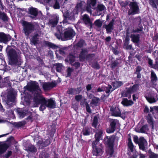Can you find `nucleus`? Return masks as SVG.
<instances>
[{
	"label": "nucleus",
	"instance_id": "f257e3e1",
	"mask_svg": "<svg viewBox=\"0 0 158 158\" xmlns=\"http://www.w3.org/2000/svg\"><path fill=\"white\" fill-rule=\"evenodd\" d=\"M29 89L34 94L33 100L34 106L38 107L40 104L39 110L43 111L46 107L50 108H54L56 107V103L54 100L51 99H46L41 94L42 91L39 86V84L35 81H33L29 87Z\"/></svg>",
	"mask_w": 158,
	"mask_h": 158
},
{
	"label": "nucleus",
	"instance_id": "f03ea898",
	"mask_svg": "<svg viewBox=\"0 0 158 158\" xmlns=\"http://www.w3.org/2000/svg\"><path fill=\"white\" fill-rule=\"evenodd\" d=\"M56 32L54 33L55 36L59 39L62 40H68L72 39L75 35V31L71 28H68L65 29L63 33V28L61 26H58L56 28Z\"/></svg>",
	"mask_w": 158,
	"mask_h": 158
},
{
	"label": "nucleus",
	"instance_id": "7ed1b4c3",
	"mask_svg": "<svg viewBox=\"0 0 158 158\" xmlns=\"http://www.w3.org/2000/svg\"><path fill=\"white\" fill-rule=\"evenodd\" d=\"M103 134V131L102 130H99L96 132L95 136V140L93 143V153L94 155L96 156H100L102 153V144H98V143L100 139H102V136Z\"/></svg>",
	"mask_w": 158,
	"mask_h": 158
},
{
	"label": "nucleus",
	"instance_id": "20e7f679",
	"mask_svg": "<svg viewBox=\"0 0 158 158\" xmlns=\"http://www.w3.org/2000/svg\"><path fill=\"white\" fill-rule=\"evenodd\" d=\"M10 57L9 64L11 65H19L21 64L22 60L19 52L13 49H10L8 52Z\"/></svg>",
	"mask_w": 158,
	"mask_h": 158
},
{
	"label": "nucleus",
	"instance_id": "39448f33",
	"mask_svg": "<svg viewBox=\"0 0 158 158\" xmlns=\"http://www.w3.org/2000/svg\"><path fill=\"white\" fill-rule=\"evenodd\" d=\"M23 33L28 37L30 34L34 30L35 25L31 22L23 21L22 23Z\"/></svg>",
	"mask_w": 158,
	"mask_h": 158
},
{
	"label": "nucleus",
	"instance_id": "423d86ee",
	"mask_svg": "<svg viewBox=\"0 0 158 158\" xmlns=\"http://www.w3.org/2000/svg\"><path fill=\"white\" fill-rule=\"evenodd\" d=\"M138 4L139 3L137 2H130L129 4L130 9L128 11L129 15H134L139 13L140 10Z\"/></svg>",
	"mask_w": 158,
	"mask_h": 158
},
{
	"label": "nucleus",
	"instance_id": "0eeeda50",
	"mask_svg": "<svg viewBox=\"0 0 158 158\" xmlns=\"http://www.w3.org/2000/svg\"><path fill=\"white\" fill-rule=\"evenodd\" d=\"M105 143L109 146V148L106 151V153L108 158L111 157L113 154L114 151L112 148V145L114 142V139L112 137L106 136L104 139Z\"/></svg>",
	"mask_w": 158,
	"mask_h": 158
},
{
	"label": "nucleus",
	"instance_id": "6e6552de",
	"mask_svg": "<svg viewBox=\"0 0 158 158\" xmlns=\"http://www.w3.org/2000/svg\"><path fill=\"white\" fill-rule=\"evenodd\" d=\"M28 15L29 17L31 19H37L40 18L42 13L40 11L38 12L36 8L31 7L28 9Z\"/></svg>",
	"mask_w": 158,
	"mask_h": 158
},
{
	"label": "nucleus",
	"instance_id": "1a4fd4ad",
	"mask_svg": "<svg viewBox=\"0 0 158 158\" xmlns=\"http://www.w3.org/2000/svg\"><path fill=\"white\" fill-rule=\"evenodd\" d=\"M78 11L76 10H74L72 12H68L66 13L65 15V19L63 21L64 23H70L69 20H70L72 21L75 20L74 15L77 14Z\"/></svg>",
	"mask_w": 158,
	"mask_h": 158
},
{
	"label": "nucleus",
	"instance_id": "9d476101",
	"mask_svg": "<svg viewBox=\"0 0 158 158\" xmlns=\"http://www.w3.org/2000/svg\"><path fill=\"white\" fill-rule=\"evenodd\" d=\"M88 51L86 48H83L81 49L79 56V58L80 60L81 61H84L85 59L86 60H89L90 58L94 57V54H90L87 55Z\"/></svg>",
	"mask_w": 158,
	"mask_h": 158
},
{
	"label": "nucleus",
	"instance_id": "9b49d317",
	"mask_svg": "<svg viewBox=\"0 0 158 158\" xmlns=\"http://www.w3.org/2000/svg\"><path fill=\"white\" fill-rule=\"evenodd\" d=\"M7 99L6 103L7 108L12 107L14 103L15 97L12 93L8 94L7 96Z\"/></svg>",
	"mask_w": 158,
	"mask_h": 158
},
{
	"label": "nucleus",
	"instance_id": "f8f14e48",
	"mask_svg": "<svg viewBox=\"0 0 158 158\" xmlns=\"http://www.w3.org/2000/svg\"><path fill=\"white\" fill-rule=\"evenodd\" d=\"M95 9V11L93 15L99 16L102 14L103 12L106 9V8L103 4H99Z\"/></svg>",
	"mask_w": 158,
	"mask_h": 158
},
{
	"label": "nucleus",
	"instance_id": "ddd939ff",
	"mask_svg": "<svg viewBox=\"0 0 158 158\" xmlns=\"http://www.w3.org/2000/svg\"><path fill=\"white\" fill-rule=\"evenodd\" d=\"M56 83L55 82H43L41 85L44 91H48L53 87H55L56 85Z\"/></svg>",
	"mask_w": 158,
	"mask_h": 158
},
{
	"label": "nucleus",
	"instance_id": "4468645a",
	"mask_svg": "<svg viewBox=\"0 0 158 158\" xmlns=\"http://www.w3.org/2000/svg\"><path fill=\"white\" fill-rule=\"evenodd\" d=\"M41 34V32L40 31H37L31 39V44L35 45L38 43L39 38Z\"/></svg>",
	"mask_w": 158,
	"mask_h": 158
},
{
	"label": "nucleus",
	"instance_id": "2eb2a0df",
	"mask_svg": "<svg viewBox=\"0 0 158 158\" xmlns=\"http://www.w3.org/2000/svg\"><path fill=\"white\" fill-rule=\"evenodd\" d=\"M140 149L145 151L147 149L148 144L146 140L143 137L139 138V143L138 144Z\"/></svg>",
	"mask_w": 158,
	"mask_h": 158
},
{
	"label": "nucleus",
	"instance_id": "dca6fc26",
	"mask_svg": "<svg viewBox=\"0 0 158 158\" xmlns=\"http://www.w3.org/2000/svg\"><path fill=\"white\" fill-rule=\"evenodd\" d=\"M115 20L112 19L108 24H105L103 26L106 30L107 33H110L114 29Z\"/></svg>",
	"mask_w": 158,
	"mask_h": 158
},
{
	"label": "nucleus",
	"instance_id": "f3484780",
	"mask_svg": "<svg viewBox=\"0 0 158 158\" xmlns=\"http://www.w3.org/2000/svg\"><path fill=\"white\" fill-rule=\"evenodd\" d=\"M11 39L8 34H6L3 32H0V42L6 44Z\"/></svg>",
	"mask_w": 158,
	"mask_h": 158
},
{
	"label": "nucleus",
	"instance_id": "a211bd4d",
	"mask_svg": "<svg viewBox=\"0 0 158 158\" xmlns=\"http://www.w3.org/2000/svg\"><path fill=\"white\" fill-rule=\"evenodd\" d=\"M118 123V120L116 119H112L110 120V127L106 130L108 133H113L115 130L116 125Z\"/></svg>",
	"mask_w": 158,
	"mask_h": 158
},
{
	"label": "nucleus",
	"instance_id": "6ab92c4d",
	"mask_svg": "<svg viewBox=\"0 0 158 158\" xmlns=\"http://www.w3.org/2000/svg\"><path fill=\"white\" fill-rule=\"evenodd\" d=\"M82 20L84 23L88 26L90 27L91 28L92 27V22L89 16L87 14H85L82 16Z\"/></svg>",
	"mask_w": 158,
	"mask_h": 158
},
{
	"label": "nucleus",
	"instance_id": "aec40b11",
	"mask_svg": "<svg viewBox=\"0 0 158 158\" xmlns=\"http://www.w3.org/2000/svg\"><path fill=\"white\" fill-rule=\"evenodd\" d=\"M85 6V3L83 1H79L77 2L76 6V9L78 13L81 11Z\"/></svg>",
	"mask_w": 158,
	"mask_h": 158
},
{
	"label": "nucleus",
	"instance_id": "412c9836",
	"mask_svg": "<svg viewBox=\"0 0 158 158\" xmlns=\"http://www.w3.org/2000/svg\"><path fill=\"white\" fill-rule=\"evenodd\" d=\"M59 17L56 15L53 16L49 20V24L52 27L56 26L58 21Z\"/></svg>",
	"mask_w": 158,
	"mask_h": 158
},
{
	"label": "nucleus",
	"instance_id": "4be33fe9",
	"mask_svg": "<svg viewBox=\"0 0 158 158\" xmlns=\"http://www.w3.org/2000/svg\"><path fill=\"white\" fill-rule=\"evenodd\" d=\"M145 97L148 101L151 103H155L158 100L157 99H156L154 98V95L152 94H150L148 96L145 95Z\"/></svg>",
	"mask_w": 158,
	"mask_h": 158
},
{
	"label": "nucleus",
	"instance_id": "5701e85b",
	"mask_svg": "<svg viewBox=\"0 0 158 158\" xmlns=\"http://www.w3.org/2000/svg\"><path fill=\"white\" fill-rule=\"evenodd\" d=\"M9 147V145L8 144L0 142V155L6 152Z\"/></svg>",
	"mask_w": 158,
	"mask_h": 158
},
{
	"label": "nucleus",
	"instance_id": "b1692460",
	"mask_svg": "<svg viewBox=\"0 0 158 158\" xmlns=\"http://www.w3.org/2000/svg\"><path fill=\"white\" fill-rule=\"evenodd\" d=\"M151 81L153 84L156 85V82L158 80L157 77L155 73L153 70H151Z\"/></svg>",
	"mask_w": 158,
	"mask_h": 158
},
{
	"label": "nucleus",
	"instance_id": "393cba45",
	"mask_svg": "<svg viewBox=\"0 0 158 158\" xmlns=\"http://www.w3.org/2000/svg\"><path fill=\"white\" fill-rule=\"evenodd\" d=\"M127 145L129 149L131 152H136L135 147L131 141V138H128Z\"/></svg>",
	"mask_w": 158,
	"mask_h": 158
},
{
	"label": "nucleus",
	"instance_id": "a878e982",
	"mask_svg": "<svg viewBox=\"0 0 158 158\" xmlns=\"http://www.w3.org/2000/svg\"><path fill=\"white\" fill-rule=\"evenodd\" d=\"M111 114L112 115L116 116H119L121 114V112L118 107H115L113 109H111Z\"/></svg>",
	"mask_w": 158,
	"mask_h": 158
},
{
	"label": "nucleus",
	"instance_id": "bb28decb",
	"mask_svg": "<svg viewBox=\"0 0 158 158\" xmlns=\"http://www.w3.org/2000/svg\"><path fill=\"white\" fill-rule=\"evenodd\" d=\"M121 103L124 106H128L132 105L133 102L131 100H128L127 98H124L123 99Z\"/></svg>",
	"mask_w": 158,
	"mask_h": 158
},
{
	"label": "nucleus",
	"instance_id": "cd10ccee",
	"mask_svg": "<svg viewBox=\"0 0 158 158\" xmlns=\"http://www.w3.org/2000/svg\"><path fill=\"white\" fill-rule=\"evenodd\" d=\"M60 0H54L52 3H50V5L52 6L55 9H59L60 8Z\"/></svg>",
	"mask_w": 158,
	"mask_h": 158
},
{
	"label": "nucleus",
	"instance_id": "c85d7f7f",
	"mask_svg": "<svg viewBox=\"0 0 158 158\" xmlns=\"http://www.w3.org/2000/svg\"><path fill=\"white\" fill-rule=\"evenodd\" d=\"M130 37L131 38V41L134 43H138L139 41V34L135 35L131 34Z\"/></svg>",
	"mask_w": 158,
	"mask_h": 158
},
{
	"label": "nucleus",
	"instance_id": "c756f323",
	"mask_svg": "<svg viewBox=\"0 0 158 158\" xmlns=\"http://www.w3.org/2000/svg\"><path fill=\"white\" fill-rule=\"evenodd\" d=\"M44 45L45 46L54 49H56L58 48L57 46L48 41H44Z\"/></svg>",
	"mask_w": 158,
	"mask_h": 158
},
{
	"label": "nucleus",
	"instance_id": "7c9ffc66",
	"mask_svg": "<svg viewBox=\"0 0 158 158\" xmlns=\"http://www.w3.org/2000/svg\"><path fill=\"white\" fill-rule=\"evenodd\" d=\"M75 56L71 54H70L68 57L65 59L66 62H69L70 64L73 63L75 61Z\"/></svg>",
	"mask_w": 158,
	"mask_h": 158
},
{
	"label": "nucleus",
	"instance_id": "2f4dec72",
	"mask_svg": "<svg viewBox=\"0 0 158 158\" xmlns=\"http://www.w3.org/2000/svg\"><path fill=\"white\" fill-rule=\"evenodd\" d=\"M44 140V141L43 140L42 142L41 141H39V143L42 144L43 147L47 146L51 143V140L49 139H48Z\"/></svg>",
	"mask_w": 158,
	"mask_h": 158
},
{
	"label": "nucleus",
	"instance_id": "473e14b6",
	"mask_svg": "<svg viewBox=\"0 0 158 158\" xmlns=\"http://www.w3.org/2000/svg\"><path fill=\"white\" fill-rule=\"evenodd\" d=\"M56 71L58 72H61L64 68V66L62 64L57 63L55 64Z\"/></svg>",
	"mask_w": 158,
	"mask_h": 158
},
{
	"label": "nucleus",
	"instance_id": "72a5a7b5",
	"mask_svg": "<svg viewBox=\"0 0 158 158\" xmlns=\"http://www.w3.org/2000/svg\"><path fill=\"white\" fill-rule=\"evenodd\" d=\"M67 51V48H61L59 49L58 51H56V54L57 56H58V53L61 55H64Z\"/></svg>",
	"mask_w": 158,
	"mask_h": 158
},
{
	"label": "nucleus",
	"instance_id": "f704fd0d",
	"mask_svg": "<svg viewBox=\"0 0 158 158\" xmlns=\"http://www.w3.org/2000/svg\"><path fill=\"white\" fill-rule=\"evenodd\" d=\"M147 120L148 123L151 125V127L152 129L153 128V121L152 117L151 116L150 114H148L147 116Z\"/></svg>",
	"mask_w": 158,
	"mask_h": 158
},
{
	"label": "nucleus",
	"instance_id": "c9c22d12",
	"mask_svg": "<svg viewBox=\"0 0 158 158\" xmlns=\"http://www.w3.org/2000/svg\"><path fill=\"white\" fill-rule=\"evenodd\" d=\"M139 85L138 84H135L132 87H131L128 89L129 91L131 93L136 92L139 89Z\"/></svg>",
	"mask_w": 158,
	"mask_h": 158
},
{
	"label": "nucleus",
	"instance_id": "e433bc0d",
	"mask_svg": "<svg viewBox=\"0 0 158 158\" xmlns=\"http://www.w3.org/2000/svg\"><path fill=\"white\" fill-rule=\"evenodd\" d=\"M67 93L69 94H78L79 92L76 89L71 88L68 89Z\"/></svg>",
	"mask_w": 158,
	"mask_h": 158
},
{
	"label": "nucleus",
	"instance_id": "4c0bfd02",
	"mask_svg": "<svg viewBox=\"0 0 158 158\" xmlns=\"http://www.w3.org/2000/svg\"><path fill=\"white\" fill-rule=\"evenodd\" d=\"M27 150L31 152H35L36 151V149L34 146L30 145L27 148Z\"/></svg>",
	"mask_w": 158,
	"mask_h": 158
},
{
	"label": "nucleus",
	"instance_id": "58836bf2",
	"mask_svg": "<svg viewBox=\"0 0 158 158\" xmlns=\"http://www.w3.org/2000/svg\"><path fill=\"white\" fill-rule=\"evenodd\" d=\"M130 2L128 1H126L125 2L121 0H118V3L120 5L123 7H125L127 5H129Z\"/></svg>",
	"mask_w": 158,
	"mask_h": 158
},
{
	"label": "nucleus",
	"instance_id": "ea45409f",
	"mask_svg": "<svg viewBox=\"0 0 158 158\" xmlns=\"http://www.w3.org/2000/svg\"><path fill=\"white\" fill-rule=\"evenodd\" d=\"M150 112L154 114H157L158 113V106H154L150 107Z\"/></svg>",
	"mask_w": 158,
	"mask_h": 158
},
{
	"label": "nucleus",
	"instance_id": "a19ab883",
	"mask_svg": "<svg viewBox=\"0 0 158 158\" xmlns=\"http://www.w3.org/2000/svg\"><path fill=\"white\" fill-rule=\"evenodd\" d=\"M100 101V99L99 98L97 97H94L92 100L91 103L95 105L96 106H97Z\"/></svg>",
	"mask_w": 158,
	"mask_h": 158
},
{
	"label": "nucleus",
	"instance_id": "79ce46f5",
	"mask_svg": "<svg viewBox=\"0 0 158 158\" xmlns=\"http://www.w3.org/2000/svg\"><path fill=\"white\" fill-rule=\"evenodd\" d=\"M86 44L85 43V41L83 40H81L79 42L76 44V46L79 47H82L84 45H86ZM76 45L74 46L75 47Z\"/></svg>",
	"mask_w": 158,
	"mask_h": 158
},
{
	"label": "nucleus",
	"instance_id": "37998d69",
	"mask_svg": "<svg viewBox=\"0 0 158 158\" xmlns=\"http://www.w3.org/2000/svg\"><path fill=\"white\" fill-rule=\"evenodd\" d=\"M102 22L100 19L96 20L94 22L95 26L98 27H101L102 25Z\"/></svg>",
	"mask_w": 158,
	"mask_h": 158
},
{
	"label": "nucleus",
	"instance_id": "c03bdc74",
	"mask_svg": "<svg viewBox=\"0 0 158 158\" xmlns=\"http://www.w3.org/2000/svg\"><path fill=\"white\" fill-rule=\"evenodd\" d=\"M148 130V126L146 125L143 126L140 129L139 132L141 133H145Z\"/></svg>",
	"mask_w": 158,
	"mask_h": 158
},
{
	"label": "nucleus",
	"instance_id": "a18cd8bd",
	"mask_svg": "<svg viewBox=\"0 0 158 158\" xmlns=\"http://www.w3.org/2000/svg\"><path fill=\"white\" fill-rule=\"evenodd\" d=\"M90 132V129L85 128L82 132L83 134L84 135H89Z\"/></svg>",
	"mask_w": 158,
	"mask_h": 158
},
{
	"label": "nucleus",
	"instance_id": "49530a36",
	"mask_svg": "<svg viewBox=\"0 0 158 158\" xmlns=\"http://www.w3.org/2000/svg\"><path fill=\"white\" fill-rule=\"evenodd\" d=\"M131 93L128 89L127 91L122 94V96L123 97H128L129 98H131Z\"/></svg>",
	"mask_w": 158,
	"mask_h": 158
},
{
	"label": "nucleus",
	"instance_id": "de8ad7c7",
	"mask_svg": "<svg viewBox=\"0 0 158 158\" xmlns=\"http://www.w3.org/2000/svg\"><path fill=\"white\" fill-rule=\"evenodd\" d=\"M111 89L112 86L110 85H109L108 86L105 88L104 90L106 91V93H109L113 90V89L111 90Z\"/></svg>",
	"mask_w": 158,
	"mask_h": 158
},
{
	"label": "nucleus",
	"instance_id": "09e8293b",
	"mask_svg": "<svg viewBox=\"0 0 158 158\" xmlns=\"http://www.w3.org/2000/svg\"><path fill=\"white\" fill-rule=\"evenodd\" d=\"M129 34L127 31V36H126L125 40L124 41V44L126 46V44H127L129 43L130 39L128 37V34Z\"/></svg>",
	"mask_w": 158,
	"mask_h": 158
},
{
	"label": "nucleus",
	"instance_id": "8fccbe9b",
	"mask_svg": "<svg viewBox=\"0 0 158 158\" xmlns=\"http://www.w3.org/2000/svg\"><path fill=\"white\" fill-rule=\"evenodd\" d=\"M86 99L85 98H83L81 101L80 105L85 106L88 104V103L86 101Z\"/></svg>",
	"mask_w": 158,
	"mask_h": 158
},
{
	"label": "nucleus",
	"instance_id": "3c124183",
	"mask_svg": "<svg viewBox=\"0 0 158 158\" xmlns=\"http://www.w3.org/2000/svg\"><path fill=\"white\" fill-rule=\"evenodd\" d=\"M73 69L71 68L70 67L68 68L67 72V77H69L71 75V73L73 71Z\"/></svg>",
	"mask_w": 158,
	"mask_h": 158
},
{
	"label": "nucleus",
	"instance_id": "603ef678",
	"mask_svg": "<svg viewBox=\"0 0 158 158\" xmlns=\"http://www.w3.org/2000/svg\"><path fill=\"white\" fill-rule=\"evenodd\" d=\"M96 3V0H91V2L89 5L90 8L94 9V7Z\"/></svg>",
	"mask_w": 158,
	"mask_h": 158
},
{
	"label": "nucleus",
	"instance_id": "864d4df0",
	"mask_svg": "<svg viewBox=\"0 0 158 158\" xmlns=\"http://www.w3.org/2000/svg\"><path fill=\"white\" fill-rule=\"evenodd\" d=\"M98 119L97 117L96 116H95L94 118L93 122V126L94 127H96L98 123Z\"/></svg>",
	"mask_w": 158,
	"mask_h": 158
},
{
	"label": "nucleus",
	"instance_id": "5fc2aeb1",
	"mask_svg": "<svg viewBox=\"0 0 158 158\" xmlns=\"http://www.w3.org/2000/svg\"><path fill=\"white\" fill-rule=\"evenodd\" d=\"M18 115L20 118H22L25 115L26 113L23 111H19L18 112Z\"/></svg>",
	"mask_w": 158,
	"mask_h": 158
},
{
	"label": "nucleus",
	"instance_id": "6e6d98bb",
	"mask_svg": "<svg viewBox=\"0 0 158 158\" xmlns=\"http://www.w3.org/2000/svg\"><path fill=\"white\" fill-rule=\"evenodd\" d=\"M119 63L117 61H113L111 64V67L112 68H115L118 64Z\"/></svg>",
	"mask_w": 158,
	"mask_h": 158
},
{
	"label": "nucleus",
	"instance_id": "4d7b16f0",
	"mask_svg": "<svg viewBox=\"0 0 158 158\" xmlns=\"http://www.w3.org/2000/svg\"><path fill=\"white\" fill-rule=\"evenodd\" d=\"M83 98L82 96L80 95H76L75 97V99L77 102L81 101Z\"/></svg>",
	"mask_w": 158,
	"mask_h": 158
},
{
	"label": "nucleus",
	"instance_id": "13d9d810",
	"mask_svg": "<svg viewBox=\"0 0 158 158\" xmlns=\"http://www.w3.org/2000/svg\"><path fill=\"white\" fill-rule=\"evenodd\" d=\"M114 84L117 85H116V86H115V88H117L120 87V86L122 85L123 84V83L121 81H116V82H114Z\"/></svg>",
	"mask_w": 158,
	"mask_h": 158
},
{
	"label": "nucleus",
	"instance_id": "bf43d9fd",
	"mask_svg": "<svg viewBox=\"0 0 158 158\" xmlns=\"http://www.w3.org/2000/svg\"><path fill=\"white\" fill-rule=\"evenodd\" d=\"M25 124L24 122H20L16 123V126L17 127H20L24 125Z\"/></svg>",
	"mask_w": 158,
	"mask_h": 158
},
{
	"label": "nucleus",
	"instance_id": "052dcab7",
	"mask_svg": "<svg viewBox=\"0 0 158 158\" xmlns=\"http://www.w3.org/2000/svg\"><path fill=\"white\" fill-rule=\"evenodd\" d=\"M12 152L11 151H8L4 156L6 158H9L12 154Z\"/></svg>",
	"mask_w": 158,
	"mask_h": 158
},
{
	"label": "nucleus",
	"instance_id": "680f3d73",
	"mask_svg": "<svg viewBox=\"0 0 158 158\" xmlns=\"http://www.w3.org/2000/svg\"><path fill=\"white\" fill-rule=\"evenodd\" d=\"M150 158H158V155L154 153H152L150 155Z\"/></svg>",
	"mask_w": 158,
	"mask_h": 158
},
{
	"label": "nucleus",
	"instance_id": "e2e57ef3",
	"mask_svg": "<svg viewBox=\"0 0 158 158\" xmlns=\"http://www.w3.org/2000/svg\"><path fill=\"white\" fill-rule=\"evenodd\" d=\"M134 141L136 143L138 144L139 143V139L137 136H135L134 137Z\"/></svg>",
	"mask_w": 158,
	"mask_h": 158
},
{
	"label": "nucleus",
	"instance_id": "0e129e2a",
	"mask_svg": "<svg viewBox=\"0 0 158 158\" xmlns=\"http://www.w3.org/2000/svg\"><path fill=\"white\" fill-rule=\"evenodd\" d=\"M85 106L86 107V109L87 112L90 113H91V110L90 109V107L89 106V104H87V105Z\"/></svg>",
	"mask_w": 158,
	"mask_h": 158
},
{
	"label": "nucleus",
	"instance_id": "69168bd1",
	"mask_svg": "<svg viewBox=\"0 0 158 158\" xmlns=\"http://www.w3.org/2000/svg\"><path fill=\"white\" fill-rule=\"evenodd\" d=\"M143 28L140 27L139 28H137V29L132 30V32L135 33L137 32L141 31H142Z\"/></svg>",
	"mask_w": 158,
	"mask_h": 158
},
{
	"label": "nucleus",
	"instance_id": "338daca9",
	"mask_svg": "<svg viewBox=\"0 0 158 158\" xmlns=\"http://www.w3.org/2000/svg\"><path fill=\"white\" fill-rule=\"evenodd\" d=\"M93 66L94 68L97 69H98L100 68L99 65V64L97 63H94L93 64Z\"/></svg>",
	"mask_w": 158,
	"mask_h": 158
},
{
	"label": "nucleus",
	"instance_id": "774afa93",
	"mask_svg": "<svg viewBox=\"0 0 158 158\" xmlns=\"http://www.w3.org/2000/svg\"><path fill=\"white\" fill-rule=\"evenodd\" d=\"M4 82V85H6L7 84H8L9 83V81L8 80V79L7 78H4V80L3 81Z\"/></svg>",
	"mask_w": 158,
	"mask_h": 158
}]
</instances>
